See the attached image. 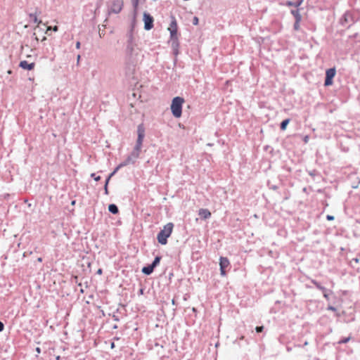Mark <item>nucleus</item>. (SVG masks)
<instances>
[{"mask_svg":"<svg viewBox=\"0 0 360 360\" xmlns=\"http://www.w3.org/2000/svg\"><path fill=\"white\" fill-rule=\"evenodd\" d=\"M80 45H81L80 42L79 41H77V43H76V48L77 49H79L80 48Z\"/></svg>","mask_w":360,"mask_h":360,"instance_id":"c9c22d12","label":"nucleus"},{"mask_svg":"<svg viewBox=\"0 0 360 360\" xmlns=\"http://www.w3.org/2000/svg\"><path fill=\"white\" fill-rule=\"evenodd\" d=\"M139 153L132 150L131 154L127 158L130 159L131 162H132V164H134L136 160L139 158Z\"/></svg>","mask_w":360,"mask_h":360,"instance_id":"4468645a","label":"nucleus"},{"mask_svg":"<svg viewBox=\"0 0 360 360\" xmlns=\"http://www.w3.org/2000/svg\"><path fill=\"white\" fill-rule=\"evenodd\" d=\"M19 66L24 70H31L34 68V63H29L26 60H22L20 62Z\"/></svg>","mask_w":360,"mask_h":360,"instance_id":"f8f14e48","label":"nucleus"},{"mask_svg":"<svg viewBox=\"0 0 360 360\" xmlns=\"http://www.w3.org/2000/svg\"><path fill=\"white\" fill-rule=\"evenodd\" d=\"M311 283H313L316 288L319 290H320V292H323V295L326 299H328V292H332L330 290H327L325 287L321 285L320 283H319L316 280H311Z\"/></svg>","mask_w":360,"mask_h":360,"instance_id":"9d476101","label":"nucleus"},{"mask_svg":"<svg viewBox=\"0 0 360 360\" xmlns=\"http://www.w3.org/2000/svg\"><path fill=\"white\" fill-rule=\"evenodd\" d=\"M160 256L155 257L153 262L150 264V265L155 269L160 264Z\"/></svg>","mask_w":360,"mask_h":360,"instance_id":"aec40b11","label":"nucleus"},{"mask_svg":"<svg viewBox=\"0 0 360 360\" xmlns=\"http://www.w3.org/2000/svg\"><path fill=\"white\" fill-rule=\"evenodd\" d=\"M336 74V70L335 68H329L326 72V79L324 85L326 86H330L333 84V79Z\"/></svg>","mask_w":360,"mask_h":360,"instance_id":"423d86ee","label":"nucleus"},{"mask_svg":"<svg viewBox=\"0 0 360 360\" xmlns=\"http://www.w3.org/2000/svg\"><path fill=\"white\" fill-rule=\"evenodd\" d=\"M326 219L329 221H331V220H333L334 219V217L332 216V215H327L326 216Z\"/></svg>","mask_w":360,"mask_h":360,"instance_id":"2f4dec72","label":"nucleus"},{"mask_svg":"<svg viewBox=\"0 0 360 360\" xmlns=\"http://www.w3.org/2000/svg\"><path fill=\"white\" fill-rule=\"evenodd\" d=\"M91 177L94 178V179L96 181H99L101 179L100 176H96L95 173H92L91 174Z\"/></svg>","mask_w":360,"mask_h":360,"instance_id":"cd10ccee","label":"nucleus"},{"mask_svg":"<svg viewBox=\"0 0 360 360\" xmlns=\"http://www.w3.org/2000/svg\"><path fill=\"white\" fill-rule=\"evenodd\" d=\"M33 36L34 37V40H35L37 42H38V41H39V39H38V37L36 36V34H35V33H34V34H33Z\"/></svg>","mask_w":360,"mask_h":360,"instance_id":"58836bf2","label":"nucleus"},{"mask_svg":"<svg viewBox=\"0 0 360 360\" xmlns=\"http://www.w3.org/2000/svg\"><path fill=\"white\" fill-rule=\"evenodd\" d=\"M49 30H52V27H51V26L48 27V28H47V30H46V33H47V32H48V31H49Z\"/></svg>","mask_w":360,"mask_h":360,"instance_id":"a19ab883","label":"nucleus"},{"mask_svg":"<svg viewBox=\"0 0 360 360\" xmlns=\"http://www.w3.org/2000/svg\"><path fill=\"white\" fill-rule=\"evenodd\" d=\"M123 5L124 3L122 0H114L110 6L109 11L117 14L122 11Z\"/></svg>","mask_w":360,"mask_h":360,"instance_id":"39448f33","label":"nucleus"},{"mask_svg":"<svg viewBox=\"0 0 360 360\" xmlns=\"http://www.w3.org/2000/svg\"><path fill=\"white\" fill-rule=\"evenodd\" d=\"M184 99L181 97L176 96L172 99L171 104V110L174 117L179 118L182 114V105Z\"/></svg>","mask_w":360,"mask_h":360,"instance_id":"7ed1b4c3","label":"nucleus"},{"mask_svg":"<svg viewBox=\"0 0 360 360\" xmlns=\"http://www.w3.org/2000/svg\"><path fill=\"white\" fill-rule=\"evenodd\" d=\"M154 271V268L150 265L143 267L141 271L146 275H150Z\"/></svg>","mask_w":360,"mask_h":360,"instance_id":"2eb2a0df","label":"nucleus"},{"mask_svg":"<svg viewBox=\"0 0 360 360\" xmlns=\"http://www.w3.org/2000/svg\"><path fill=\"white\" fill-rule=\"evenodd\" d=\"M327 310H330V311H336L337 309L335 307H333V306H330L329 305L328 307H327Z\"/></svg>","mask_w":360,"mask_h":360,"instance_id":"c756f323","label":"nucleus"},{"mask_svg":"<svg viewBox=\"0 0 360 360\" xmlns=\"http://www.w3.org/2000/svg\"><path fill=\"white\" fill-rule=\"evenodd\" d=\"M140 294H143V289H141L140 291H139Z\"/></svg>","mask_w":360,"mask_h":360,"instance_id":"37998d69","label":"nucleus"},{"mask_svg":"<svg viewBox=\"0 0 360 360\" xmlns=\"http://www.w3.org/2000/svg\"><path fill=\"white\" fill-rule=\"evenodd\" d=\"M301 21H297V20H295L293 28L295 30H298L300 29V23Z\"/></svg>","mask_w":360,"mask_h":360,"instance_id":"bb28decb","label":"nucleus"},{"mask_svg":"<svg viewBox=\"0 0 360 360\" xmlns=\"http://www.w3.org/2000/svg\"><path fill=\"white\" fill-rule=\"evenodd\" d=\"M198 215L201 219H207L211 217V212L207 209H200L198 211Z\"/></svg>","mask_w":360,"mask_h":360,"instance_id":"ddd939ff","label":"nucleus"},{"mask_svg":"<svg viewBox=\"0 0 360 360\" xmlns=\"http://www.w3.org/2000/svg\"><path fill=\"white\" fill-rule=\"evenodd\" d=\"M352 260H353L355 263H359V258H357V257L354 258Z\"/></svg>","mask_w":360,"mask_h":360,"instance_id":"4c0bfd02","label":"nucleus"},{"mask_svg":"<svg viewBox=\"0 0 360 360\" xmlns=\"http://www.w3.org/2000/svg\"><path fill=\"white\" fill-rule=\"evenodd\" d=\"M303 2V0H297L296 1H288L287 5L289 6L299 7Z\"/></svg>","mask_w":360,"mask_h":360,"instance_id":"a211bd4d","label":"nucleus"},{"mask_svg":"<svg viewBox=\"0 0 360 360\" xmlns=\"http://www.w3.org/2000/svg\"><path fill=\"white\" fill-rule=\"evenodd\" d=\"M230 265L229 260L228 258L224 257H221L219 259V266H220V274L222 276H225L226 275V269L229 267Z\"/></svg>","mask_w":360,"mask_h":360,"instance_id":"0eeeda50","label":"nucleus"},{"mask_svg":"<svg viewBox=\"0 0 360 360\" xmlns=\"http://www.w3.org/2000/svg\"><path fill=\"white\" fill-rule=\"evenodd\" d=\"M349 340H350V337L344 338L338 341V344H340V345L345 344V343L348 342L349 341Z\"/></svg>","mask_w":360,"mask_h":360,"instance_id":"393cba45","label":"nucleus"},{"mask_svg":"<svg viewBox=\"0 0 360 360\" xmlns=\"http://www.w3.org/2000/svg\"><path fill=\"white\" fill-rule=\"evenodd\" d=\"M354 21L355 20L353 13L349 11H346L340 18V24L347 27H349L352 24H354Z\"/></svg>","mask_w":360,"mask_h":360,"instance_id":"20e7f679","label":"nucleus"},{"mask_svg":"<svg viewBox=\"0 0 360 360\" xmlns=\"http://www.w3.org/2000/svg\"><path fill=\"white\" fill-rule=\"evenodd\" d=\"M121 168H122V167H119V165H118L115 168V169H114V171H113V172H114V173H117V171H118L120 169H121Z\"/></svg>","mask_w":360,"mask_h":360,"instance_id":"72a5a7b5","label":"nucleus"},{"mask_svg":"<svg viewBox=\"0 0 360 360\" xmlns=\"http://www.w3.org/2000/svg\"><path fill=\"white\" fill-rule=\"evenodd\" d=\"M143 21H144V29L146 30H150L153 28V18L150 14H148L147 13H144Z\"/></svg>","mask_w":360,"mask_h":360,"instance_id":"1a4fd4ad","label":"nucleus"},{"mask_svg":"<svg viewBox=\"0 0 360 360\" xmlns=\"http://www.w3.org/2000/svg\"><path fill=\"white\" fill-rule=\"evenodd\" d=\"M130 164H132V162L130 161V159L127 158L124 161L119 164V167H124Z\"/></svg>","mask_w":360,"mask_h":360,"instance_id":"4be33fe9","label":"nucleus"},{"mask_svg":"<svg viewBox=\"0 0 360 360\" xmlns=\"http://www.w3.org/2000/svg\"><path fill=\"white\" fill-rule=\"evenodd\" d=\"M127 37L128 39L126 43V48L124 51L126 60L129 63H135L137 62L140 49L139 48L138 44L136 41L131 32L128 34Z\"/></svg>","mask_w":360,"mask_h":360,"instance_id":"f257e3e1","label":"nucleus"},{"mask_svg":"<svg viewBox=\"0 0 360 360\" xmlns=\"http://www.w3.org/2000/svg\"><path fill=\"white\" fill-rule=\"evenodd\" d=\"M140 0H131V3L134 10H136L139 4Z\"/></svg>","mask_w":360,"mask_h":360,"instance_id":"a878e982","label":"nucleus"},{"mask_svg":"<svg viewBox=\"0 0 360 360\" xmlns=\"http://www.w3.org/2000/svg\"><path fill=\"white\" fill-rule=\"evenodd\" d=\"M30 18L32 20V21L34 22H38V23H41V20H38V18H37V16L36 14H34V13H30Z\"/></svg>","mask_w":360,"mask_h":360,"instance_id":"5701e85b","label":"nucleus"},{"mask_svg":"<svg viewBox=\"0 0 360 360\" xmlns=\"http://www.w3.org/2000/svg\"><path fill=\"white\" fill-rule=\"evenodd\" d=\"M97 273H98V274H101L102 273V270H101V269H99L98 270Z\"/></svg>","mask_w":360,"mask_h":360,"instance_id":"79ce46f5","label":"nucleus"},{"mask_svg":"<svg viewBox=\"0 0 360 360\" xmlns=\"http://www.w3.org/2000/svg\"><path fill=\"white\" fill-rule=\"evenodd\" d=\"M198 18L197 17H194L193 19V24L198 25Z\"/></svg>","mask_w":360,"mask_h":360,"instance_id":"7c9ffc66","label":"nucleus"},{"mask_svg":"<svg viewBox=\"0 0 360 360\" xmlns=\"http://www.w3.org/2000/svg\"><path fill=\"white\" fill-rule=\"evenodd\" d=\"M108 183H109V178H107L105 180V185H104V191H105V195H108Z\"/></svg>","mask_w":360,"mask_h":360,"instance_id":"b1692460","label":"nucleus"},{"mask_svg":"<svg viewBox=\"0 0 360 360\" xmlns=\"http://www.w3.org/2000/svg\"><path fill=\"white\" fill-rule=\"evenodd\" d=\"M38 261L39 262H41L42 261V259L41 257L38 258Z\"/></svg>","mask_w":360,"mask_h":360,"instance_id":"c03bdc74","label":"nucleus"},{"mask_svg":"<svg viewBox=\"0 0 360 360\" xmlns=\"http://www.w3.org/2000/svg\"><path fill=\"white\" fill-rule=\"evenodd\" d=\"M115 174H116V173H114V172H112V173H111V174L108 176V178H109V180H110V179H111V177H112V176H114Z\"/></svg>","mask_w":360,"mask_h":360,"instance_id":"e433bc0d","label":"nucleus"},{"mask_svg":"<svg viewBox=\"0 0 360 360\" xmlns=\"http://www.w3.org/2000/svg\"><path fill=\"white\" fill-rule=\"evenodd\" d=\"M142 144L143 143L136 141V145L133 150L140 154L142 148Z\"/></svg>","mask_w":360,"mask_h":360,"instance_id":"6ab92c4d","label":"nucleus"},{"mask_svg":"<svg viewBox=\"0 0 360 360\" xmlns=\"http://www.w3.org/2000/svg\"><path fill=\"white\" fill-rule=\"evenodd\" d=\"M170 33V38L172 40L176 38L177 34V22L176 19L173 17L168 28Z\"/></svg>","mask_w":360,"mask_h":360,"instance_id":"6e6552de","label":"nucleus"},{"mask_svg":"<svg viewBox=\"0 0 360 360\" xmlns=\"http://www.w3.org/2000/svg\"><path fill=\"white\" fill-rule=\"evenodd\" d=\"M108 210L113 214H117L119 212V209L115 204H110L108 206Z\"/></svg>","mask_w":360,"mask_h":360,"instance_id":"dca6fc26","label":"nucleus"},{"mask_svg":"<svg viewBox=\"0 0 360 360\" xmlns=\"http://www.w3.org/2000/svg\"><path fill=\"white\" fill-rule=\"evenodd\" d=\"M46 38L44 37L42 39V41L46 40Z\"/></svg>","mask_w":360,"mask_h":360,"instance_id":"de8ad7c7","label":"nucleus"},{"mask_svg":"<svg viewBox=\"0 0 360 360\" xmlns=\"http://www.w3.org/2000/svg\"><path fill=\"white\" fill-rule=\"evenodd\" d=\"M79 58H80V56L79 55V56H77V60H79Z\"/></svg>","mask_w":360,"mask_h":360,"instance_id":"49530a36","label":"nucleus"},{"mask_svg":"<svg viewBox=\"0 0 360 360\" xmlns=\"http://www.w3.org/2000/svg\"><path fill=\"white\" fill-rule=\"evenodd\" d=\"M36 351H37V353H40L41 352V349H40L39 347H37L36 348Z\"/></svg>","mask_w":360,"mask_h":360,"instance_id":"ea45409f","label":"nucleus"},{"mask_svg":"<svg viewBox=\"0 0 360 360\" xmlns=\"http://www.w3.org/2000/svg\"><path fill=\"white\" fill-rule=\"evenodd\" d=\"M138 138L137 141L143 143L145 137V127L143 124H140L137 127Z\"/></svg>","mask_w":360,"mask_h":360,"instance_id":"9b49d317","label":"nucleus"},{"mask_svg":"<svg viewBox=\"0 0 360 360\" xmlns=\"http://www.w3.org/2000/svg\"><path fill=\"white\" fill-rule=\"evenodd\" d=\"M289 122H290V119H285L283 121H282V122L281 123V126H280L281 129L282 131L285 130L287 125L288 124Z\"/></svg>","mask_w":360,"mask_h":360,"instance_id":"412c9836","label":"nucleus"},{"mask_svg":"<svg viewBox=\"0 0 360 360\" xmlns=\"http://www.w3.org/2000/svg\"><path fill=\"white\" fill-rule=\"evenodd\" d=\"M291 13L294 16L295 20H297V21H301L302 20V16H301L298 9L292 10L291 11Z\"/></svg>","mask_w":360,"mask_h":360,"instance_id":"f3484780","label":"nucleus"},{"mask_svg":"<svg viewBox=\"0 0 360 360\" xmlns=\"http://www.w3.org/2000/svg\"><path fill=\"white\" fill-rule=\"evenodd\" d=\"M4 328V323L0 321V332H1Z\"/></svg>","mask_w":360,"mask_h":360,"instance_id":"473e14b6","label":"nucleus"},{"mask_svg":"<svg viewBox=\"0 0 360 360\" xmlns=\"http://www.w3.org/2000/svg\"><path fill=\"white\" fill-rule=\"evenodd\" d=\"M174 228V224L169 222L165 224L157 236V240L161 245L167 243V238L170 237Z\"/></svg>","mask_w":360,"mask_h":360,"instance_id":"f03ea898","label":"nucleus"},{"mask_svg":"<svg viewBox=\"0 0 360 360\" xmlns=\"http://www.w3.org/2000/svg\"><path fill=\"white\" fill-rule=\"evenodd\" d=\"M114 346H115V344H114V342H112V343L111 344V347L112 348V347H114Z\"/></svg>","mask_w":360,"mask_h":360,"instance_id":"a18cd8bd","label":"nucleus"},{"mask_svg":"<svg viewBox=\"0 0 360 360\" xmlns=\"http://www.w3.org/2000/svg\"><path fill=\"white\" fill-rule=\"evenodd\" d=\"M255 330H256L257 333H261L263 331L264 327L263 326H257Z\"/></svg>","mask_w":360,"mask_h":360,"instance_id":"c85d7f7f","label":"nucleus"},{"mask_svg":"<svg viewBox=\"0 0 360 360\" xmlns=\"http://www.w3.org/2000/svg\"><path fill=\"white\" fill-rule=\"evenodd\" d=\"M52 30L54 32H57L58 30V26L53 27Z\"/></svg>","mask_w":360,"mask_h":360,"instance_id":"f704fd0d","label":"nucleus"}]
</instances>
